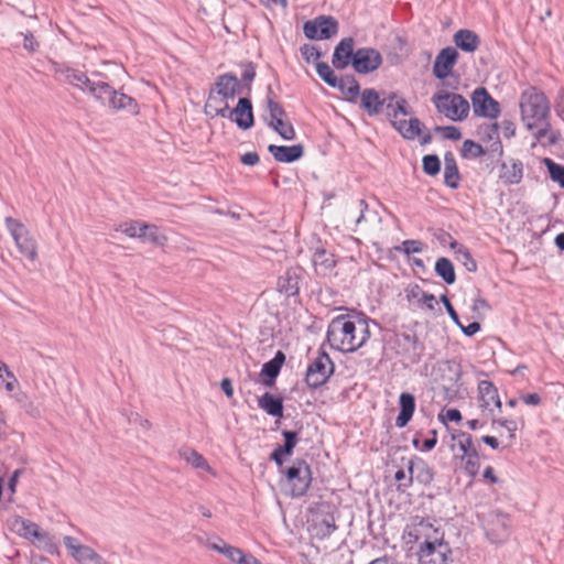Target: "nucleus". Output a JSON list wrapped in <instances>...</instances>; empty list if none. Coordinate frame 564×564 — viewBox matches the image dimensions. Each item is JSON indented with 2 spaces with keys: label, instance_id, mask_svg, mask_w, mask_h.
I'll return each mask as SVG.
<instances>
[{
  "label": "nucleus",
  "instance_id": "8fccbe9b",
  "mask_svg": "<svg viewBox=\"0 0 564 564\" xmlns=\"http://www.w3.org/2000/svg\"><path fill=\"white\" fill-rule=\"evenodd\" d=\"M462 462L464 464V470L467 475L474 477L477 475L479 470V456L478 453H476V456L466 455L462 456Z\"/></svg>",
  "mask_w": 564,
  "mask_h": 564
},
{
  "label": "nucleus",
  "instance_id": "37998d69",
  "mask_svg": "<svg viewBox=\"0 0 564 564\" xmlns=\"http://www.w3.org/2000/svg\"><path fill=\"white\" fill-rule=\"evenodd\" d=\"M368 210V204L364 199H359L355 207L348 210V217L355 227H358L365 219V213Z\"/></svg>",
  "mask_w": 564,
  "mask_h": 564
},
{
  "label": "nucleus",
  "instance_id": "f8f14e48",
  "mask_svg": "<svg viewBox=\"0 0 564 564\" xmlns=\"http://www.w3.org/2000/svg\"><path fill=\"white\" fill-rule=\"evenodd\" d=\"M381 64V54L372 47H361L355 52L352 67L358 74L372 73L377 70Z\"/></svg>",
  "mask_w": 564,
  "mask_h": 564
},
{
  "label": "nucleus",
  "instance_id": "58836bf2",
  "mask_svg": "<svg viewBox=\"0 0 564 564\" xmlns=\"http://www.w3.org/2000/svg\"><path fill=\"white\" fill-rule=\"evenodd\" d=\"M453 440L456 441L457 447L463 453L462 456L470 454L473 456H476V453H478V451L475 448L473 444V438L470 434L466 432H458L457 434L453 435Z\"/></svg>",
  "mask_w": 564,
  "mask_h": 564
},
{
  "label": "nucleus",
  "instance_id": "c03bdc74",
  "mask_svg": "<svg viewBox=\"0 0 564 564\" xmlns=\"http://www.w3.org/2000/svg\"><path fill=\"white\" fill-rule=\"evenodd\" d=\"M316 72L318 76L330 87H336L337 85V77L333 70V68L324 62H318L316 64Z\"/></svg>",
  "mask_w": 564,
  "mask_h": 564
},
{
  "label": "nucleus",
  "instance_id": "ea45409f",
  "mask_svg": "<svg viewBox=\"0 0 564 564\" xmlns=\"http://www.w3.org/2000/svg\"><path fill=\"white\" fill-rule=\"evenodd\" d=\"M180 455L184 458L188 464H191L194 468L197 469H208L207 460L196 451L192 448H184L180 451Z\"/></svg>",
  "mask_w": 564,
  "mask_h": 564
},
{
  "label": "nucleus",
  "instance_id": "69168bd1",
  "mask_svg": "<svg viewBox=\"0 0 564 564\" xmlns=\"http://www.w3.org/2000/svg\"><path fill=\"white\" fill-rule=\"evenodd\" d=\"M240 161L245 165L253 166L259 163V155L256 152H247L241 155Z\"/></svg>",
  "mask_w": 564,
  "mask_h": 564
},
{
  "label": "nucleus",
  "instance_id": "f3484780",
  "mask_svg": "<svg viewBox=\"0 0 564 564\" xmlns=\"http://www.w3.org/2000/svg\"><path fill=\"white\" fill-rule=\"evenodd\" d=\"M509 517L505 513L497 512L492 514L491 520L488 522L486 533L492 542L499 543L505 541L509 535Z\"/></svg>",
  "mask_w": 564,
  "mask_h": 564
},
{
  "label": "nucleus",
  "instance_id": "c9c22d12",
  "mask_svg": "<svg viewBox=\"0 0 564 564\" xmlns=\"http://www.w3.org/2000/svg\"><path fill=\"white\" fill-rule=\"evenodd\" d=\"M435 272L447 284H453L456 281L454 265L447 258L437 259L435 263Z\"/></svg>",
  "mask_w": 564,
  "mask_h": 564
},
{
  "label": "nucleus",
  "instance_id": "09e8293b",
  "mask_svg": "<svg viewBox=\"0 0 564 564\" xmlns=\"http://www.w3.org/2000/svg\"><path fill=\"white\" fill-rule=\"evenodd\" d=\"M441 170V161L437 155L429 154L423 158V171L431 176L436 175Z\"/></svg>",
  "mask_w": 564,
  "mask_h": 564
},
{
  "label": "nucleus",
  "instance_id": "4d7b16f0",
  "mask_svg": "<svg viewBox=\"0 0 564 564\" xmlns=\"http://www.w3.org/2000/svg\"><path fill=\"white\" fill-rule=\"evenodd\" d=\"M300 51H301L303 58L307 63H310L312 61H316L321 57L319 51L314 45L304 44L303 46H301Z\"/></svg>",
  "mask_w": 564,
  "mask_h": 564
},
{
  "label": "nucleus",
  "instance_id": "a211bd4d",
  "mask_svg": "<svg viewBox=\"0 0 564 564\" xmlns=\"http://www.w3.org/2000/svg\"><path fill=\"white\" fill-rule=\"evenodd\" d=\"M355 41L352 37H344L335 47L332 63L335 68L344 69L349 64L352 65V59L355 56L354 51Z\"/></svg>",
  "mask_w": 564,
  "mask_h": 564
},
{
  "label": "nucleus",
  "instance_id": "a878e982",
  "mask_svg": "<svg viewBox=\"0 0 564 564\" xmlns=\"http://www.w3.org/2000/svg\"><path fill=\"white\" fill-rule=\"evenodd\" d=\"M312 530L318 539L329 536L336 530L334 516L330 513L316 516L312 522Z\"/></svg>",
  "mask_w": 564,
  "mask_h": 564
},
{
  "label": "nucleus",
  "instance_id": "f03ea898",
  "mask_svg": "<svg viewBox=\"0 0 564 564\" xmlns=\"http://www.w3.org/2000/svg\"><path fill=\"white\" fill-rule=\"evenodd\" d=\"M365 315H339L330 321L326 332V341L332 349L340 352H354L370 338L369 323Z\"/></svg>",
  "mask_w": 564,
  "mask_h": 564
},
{
  "label": "nucleus",
  "instance_id": "2f4dec72",
  "mask_svg": "<svg viewBox=\"0 0 564 564\" xmlns=\"http://www.w3.org/2000/svg\"><path fill=\"white\" fill-rule=\"evenodd\" d=\"M444 183L451 188H457L459 184V172L456 160L452 152L444 155Z\"/></svg>",
  "mask_w": 564,
  "mask_h": 564
},
{
  "label": "nucleus",
  "instance_id": "473e14b6",
  "mask_svg": "<svg viewBox=\"0 0 564 564\" xmlns=\"http://www.w3.org/2000/svg\"><path fill=\"white\" fill-rule=\"evenodd\" d=\"M12 527L21 536L28 539H43V534L40 531V527L30 520H25L21 517H15L12 521Z\"/></svg>",
  "mask_w": 564,
  "mask_h": 564
},
{
  "label": "nucleus",
  "instance_id": "f704fd0d",
  "mask_svg": "<svg viewBox=\"0 0 564 564\" xmlns=\"http://www.w3.org/2000/svg\"><path fill=\"white\" fill-rule=\"evenodd\" d=\"M300 278L294 270H288L278 280V289L288 296L297 294Z\"/></svg>",
  "mask_w": 564,
  "mask_h": 564
},
{
  "label": "nucleus",
  "instance_id": "c85d7f7f",
  "mask_svg": "<svg viewBox=\"0 0 564 564\" xmlns=\"http://www.w3.org/2000/svg\"><path fill=\"white\" fill-rule=\"evenodd\" d=\"M523 167L519 161L502 163L500 167V180L506 184H518L522 180Z\"/></svg>",
  "mask_w": 564,
  "mask_h": 564
},
{
  "label": "nucleus",
  "instance_id": "a19ab883",
  "mask_svg": "<svg viewBox=\"0 0 564 564\" xmlns=\"http://www.w3.org/2000/svg\"><path fill=\"white\" fill-rule=\"evenodd\" d=\"M142 231L141 239L153 242L155 245H164L166 237L160 232L156 226L143 224L140 228Z\"/></svg>",
  "mask_w": 564,
  "mask_h": 564
},
{
  "label": "nucleus",
  "instance_id": "423d86ee",
  "mask_svg": "<svg viewBox=\"0 0 564 564\" xmlns=\"http://www.w3.org/2000/svg\"><path fill=\"white\" fill-rule=\"evenodd\" d=\"M409 542H421V545L435 544L444 540V533L436 528L431 519L413 517L405 528Z\"/></svg>",
  "mask_w": 564,
  "mask_h": 564
},
{
  "label": "nucleus",
  "instance_id": "5701e85b",
  "mask_svg": "<svg viewBox=\"0 0 564 564\" xmlns=\"http://www.w3.org/2000/svg\"><path fill=\"white\" fill-rule=\"evenodd\" d=\"M400 412L395 419V425L399 429L406 426L415 411V399L411 393L403 392L399 398Z\"/></svg>",
  "mask_w": 564,
  "mask_h": 564
},
{
  "label": "nucleus",
  "instance_id": "ddd939ff",
  "mask_svg": "<svg viewBox=\"0 0 564 564\" xmlns=\"http://www.w3.org/2000/svg\"><path fill=\"white\" fill-rule=\"evenodd\" d=\"M449 545L444 542V540L435 544L421 545L419 551V563L449 564Z\"/></svg>",
  "mask_w": 564,
  "mask_h": 564
},
{
  "label": "nucleus",
  "instance_id": "603ef678",
  "mask_svg": "<svg viewBox=\"0 0 564 564\" xmlns=\"http://www.w3.org/2000/svg\"><path fill=\"white\" fill-rule=\"evenodd\" d=\"M282 435L284 437V444L282 445V449L286 455H291L294 451V447L297 443V432L296 431H283Z\"/></svg>",
  "mask_w": 564,
  "mask_h": 564
},
{
  "label": "nucleus",
  "instance_id": "72a5a7b5",
  "mask_svg": "<svg viewBox=\"0 0 564 564\" xmlns=\"http://www.w3.org/2000/svg\"><path fill=\"white\" fill-rule=\"evenodd\" d=\"M109 108H111L112 110H116V111L126 110L131 113L138 112L137 101L132 97H130L123 93H120L116 89H115L113 96L111 97V100L109 101Z\"/></svg>",
  "mask_w": 564,
  "mask_h": 564
},
{
  "label": "nucleus",
  "instance_id": "a18cd8bd",
  "mask_svg": "<svg viewBox=\"0 0 564 564\" xmlns=\"http://www.w3.org/2000/svg\"><path fill=\"white\" fill-rule=\"evenodd\" d=\"M268 126L278 132L284 140H293L295 138L294 128L289 121L280 120L275 123H269Z\"/></svg>",
  "mask_w": 564,
  "mask_h": 564
},
{
  "label": "nucleus",
  "instance_id": "13d9d810",
  "mask_svg": "<svg viewBox=\"0 0 564 564\" xmlns=\"http://www.w3.org/2000/svg\"><path fill=\"white\" fill-rule=\"evenodd\" d=\"M498 424L501 427H505L510 433V438H514V432L518 429L517 422L510 419H495L492 420V425Z\"/></svg>",
  "mask_w": 564,
  "mask_h": 564
},
{
  "label": "nucleus",
  "instance_id": "49530a36",
  "mask_svg": "<svg viewBox=\"0 0 564 564\" xmlns=\"http://www.w3.org/2000/svg\"><path fill=\"white\" fill-rule=\"evenodd\" d=\"M268 110H269V123H275L276 121L283 120L286 116L285 110L282 106L274 101L272 98H268Z\"/></svg>",
  "mask_w": 564,
  "mask_h": 564
},
{
  "label": "nucleus",
  "instance_id": "6ab92c4d",
  "mask_svg": "<svg viewBox=\"0 0 564 564\" xmlns=\"http://www.w3.org/2000/svg\"><path fill=\"white\" fill-rule=\"evenodd\" d=\"M360 108H362L369 117H376L383 111V98L373 88H365L359 98Z\"/></svg>",
  "mask_w": 564,
  "mask_h": 564
},
{
  "label": "nucleus",
  "instance_id": "cd10ccee",
  "mask_svg": "<svg viewBox=\"0 0 564 564\" xmlns=\"http://www.w3.org/2000/svg\"><path fill=\"white\" fill-rule=\"evenodd\" d=\"M284 360V354L282 351H278L274 358L262 366L261 375L267 378L263 380L265 386L271 387L273 384V380L279 376Z\"/></svg>",
  "mask_w": 564,
  "mask_h": 564
},
{
  "label": "nucleus",
  "instance_id": "5fc2aeb1",
  "mask_svg": "<svg viewBox=\"0 0 564 564\" xmlns=\"http://www.w3.org/2000/svg\"><path fill=\"white\" fill-rule=\"evenodd\" d=\"M434 131L442 133L444 139H447V140L456 141L462 138L460 130L454 126H446V127L437 126L434 128Z\"/></svg>",
  "mask_w": 564,
  "mask_h": 564
},
{
  "label": "nucleus",
  "instance_id": "1a4fd4ad",
  "mask_svg": "<svg viewBox=\"0 0 564 564\" xmlns=\"http://www.w3.org/2000/svg\"><path fill=\"white\" fill-rule=\"evenodd\" d=\"M303 32L310 40H328L338 33V21L330 15H319L306 21Z\"/></svg>",
  "mask_w": 564,
  "mask_h": 564
},
{
  "label": "nucleus",
  "instance_id": "39448f33",
  "mask_svg": "<svg viewBox=\"0 0 564 564\" xmlns=\"http://www.w3.org/2000/svg\"><path fill=\"white\" fill-rule=\"evenodd\" d=\"M432 101L437 111L452 121H462L468 116L469 102L462 95L440 90Z\"/></svg>",
  "mask_w": 564,
  "mask_h": 564
},
{
  "label": "nucleus",
  "instance_id": "2eb2a0df",
  "mask_svg": "<svg viewBox=\"0 0 564 564\" xmlns=\"http://www.w3.org/2000/svg\"><path fill=\"white\" fill-rule=\"evenodd\" d=\"M409 478L408 482L401 484L399 489L409 488L412 485L413 479H416L420 484L427 485L434 478L433 469L421 458L409 459L408 462Z\"/></svg>",
  "mask_w": 564,
  "mask_h": 564
},
{
  "label": "nucleus",
  "instance_id": "7c9ffc66",
  "mask_svg": "<svg viewBox=\"0 0 564 564\" xmlns=\"http://www.w3.org/2000/svg\"><path fill=\"white\" fill-rule=\"evenodd\" d=\"M87 93H89L101 106L109 107V101L115 94V89L104 80H94Z\"/></svg>",
  "mask_w": 564,
  "mask_h": 564
},
{
  "label": "nucleus",
  "instance_id": "e2e57ef3",
  "mask_svg": "<svg viewBox=\"0 0 564 564\" xmlns=\"http://www.w3.org/2000/svg\"><path fill=\"white\" fill-rule=\"evenodd\" d=\"M254 77H256L254 66L251 63H249L248 65H246L243 72L241 74V78L247 84L248 90H250V84L254 79Z\"/></svg>",
  "mask_w": 564,
  "mask_h": 564
},
{
  "label": "nucleus",
  "instance_id": "9d476101",
  "mask_svg": "<svg viewBox=\"0 0 564 564\" xmlns=\"http://www.w3.org/2000/svg\"><path fill=\"white\" fill-rule=\"evenodd\" d=\"M333 372L334 362L325 351H321L307 367L305 377L306 383L311 388H318L328 380Z\"/></svg>",
  "mask_w": 564,
  "mask_h": 564
},
{
  "label": "nucleus",
  "instance_id": "4c0bfd02",
  "mask_svg": "<svg viewBox=\"0 0 564 564\" xmlns=\"http://www.w3.org/2000/svg\"><path fill=\"white\" fill-rule=\"evenodd\" d=\"M452 248L455 249L456 259L465 267L468 272L477 271V262L471 257L467 248L458 245L457 242L452 243Z\"/></svg>",
  "mask_w": 564,
  "mask_h": 564
},
{
  "label": "nucleus",
  "instance_id": "4be33fe9",
  "mask_svg": "<svg viewBox=\"0 0 564 564\" xmlns=\"http://www.w3.org/2000/svg\"><path fill=\"white\" fill-rule=\"evenodd\" d=\"M453 42L457 48L466 53H474L480 44V39L474 31L460 29L453 35Z\"/></svg>",
  "mask_w": 564,
  "mask_h": 564
},
{
  "label": "nucleus",
  "instance_id": "680f3d73",
  "mask_svg": "<svg viewBox=\"0 0 564 564\" xmlns=\"http://www.w3.org/2000/svg\"><path fill=\"white\" fill-rule=\"evenodd\" d=\"M498 129L499 126L497 123L487 124L480 128V133L489 140H498Z\"/></svg>",
  "mask_w": 564,
  "mask_h": 564
},
{
  "label": "nucleus",
  "instance_id": "bb28decb",
  "mask_svg": "<svg viewBox=\"0 0 564 564\" xmlns=\"http://www.w3.org/2000/svg\"><path fill=\"white\" fill-rule=\"evenodd\" d=\"M478 391L480 394V402L482 408H488L490 404H495L498 409L501 408L498 390L491 381H480L478 384Z\"/></svg>",
  "mask_w": 564,
  "mask_h": 564
},
{
  "label": "nucleus",
  "instance_id": "864d4df0",
  "mask_svg": "<svg viewBox=\"0 0 564 564\" xmlns=\"http://www.w3.org/2000/svg\"><path fill=\"white\" fill-rule=\"evenodd\" d=\"M142 225L143 223L139 221L126 223L121 225L118 230H121L130 238H141V236L143 235L142 231L140 230Z\"/></svg>",
  "mask_w": 564,
  "mask_h": 564
},
{
  "label": "nucleus",
  "instance_id": "aec40b11",
  "mask_svg": "<svg viewBox=\"0 0 564 564\" xmlns=\"http://www.w3.org/2000/svg\"><path fill=\"white\" fill-rule=\"evenodd\" d=\"M63 543L76 562L87 564V561L96 560V557H94L95 550L88 545L79 543V541L74 536L65 535L63 538Z\"/></svg>",
  "mask_w": 564,
  "mask_h": 564
},
{
  "label": "nucleus",
  "instance_id": "393cba45",
  "mask_svg": "<svg viewBox=\"0 0 564 564\" xmlns=\"http://www.w3.org/2000/svg\"><path fill=\"white\" fill-rule=\"evenodd\" d=\"M338 88L344 96V99L348 102L355 104L361 94L360 85L354 76H345L337 79Z\"/></svg>",
  "mask_w": 564,
  "mask_h": 564
},
{
  "label": "nucleus",
  "instance_id": "dca6fc26",
  "mask_svg": "<svg viewBox=\"0 0 564 564\" xmlns=\"http://www.w3.org/2000/svg\"><path fill=\"white\" fill-rule=\"evenodd\" d=\"M240 88L237 76L227 73L217 77L215 88L210 93H216L218 97L223 98V102H227L228 99H232L240 94Z\"/></svg>",
  "mask_w": 564,
  "mask_h": 564
},
{
  "label": "nucleus",
  "instance_id": "9b49d317",
  "mask_svg": "<svg viewBox=\"0 0 564 564\" xmlns=\"http://www.w3.org/2000/svg\"><path fill=\"white\" fill-rule=\"evenodd\" d=\"M473 110L476 116L496 119L500 115V105L486 88L478 87L471 95Z\"/></svg>",
  "mask_w": 564,
  "mask_h": 564
},
{
  "label": "nucleus",
  "instance_id": "b1692460",
  "mask_svg": "<svg viewBox=\"0 0 564 564\" xmlns=\"http://www.w3.org/2000/svg\"><path fill=\"white\" fill-rule=\"evenodd\" d=\"M57 73L63 76L64 80L68 84L79 88L83 91H88L94 83L85 73L70 67L61 68Z\"/></svg>",
  "mask_w": 564,
  "mask_h": 564
},
{
  "label": "nucleus",
  "instance_id": "e433bc0d",
  "mask_svg": "<svg viewBox=\"0 0 564 564\" xmlns=\"http://www.w3.org/2000/svg\"><path fill=\"white\" fill-rule=\"evenodd\" d=\"M207 546L213 551L224 554L227 558L236 564L238 563L239 556L243 552L239 547L225 543L221 539H219V543H208Z\"/></svg>",
  "mask_w": 564,
  "mask_h": 564
},
{
  "label": "nucleus",
  "instance_id": "0e129e2a",
  "mask_svg": "<svg viewBox=\"0 0 564 564\" xmlns=\"http://www.w3.org/2000/svg\"><path fill=\"white\" fill-rule=\"evenodd\" d=\"M39 46L37 41L32 33L28 32L23 34V47L29 52H35Z\"/></svg>",
  "mask_w": 564,
  "mask_h": 564
},
{
  "label": "nucleus",
  "instance_id": "6e6552de",
  "mask_svg": "<svg viewBox=\"0 0 564 564\" xmlns=\"http://www.w3.org/2000/svg\"><path fill=\"white\" fill-rule=\"evenodd\" d=\"M4 223L19 251L29 260L34 261L37 257V246L26 227L12 217H6Z\"/></svg>",
  "mask_w": 564,
  "mask_h": 564
},
{
  "label": "nucleus",
  "instance_id": "20e7f679",
  "mask_svg": "<svg viewBox=\"0 0 564 564\" xmlns=\"http://www.w3.org/2000/svg\"><path fill=\"white\" fill-rule=\"evenodd\" d=\"M216 98L213 93L209 94L208 100L205 108L209 111H214L215 116L223 118H229L237 123V126L243 130H247L253 126V112L252 104L248 98H240L237 106L234 109L229 108L228 102L224 101L223 107H216Z\"/></svg>",
  "mask_w": 564,
  "mask_h": 564
},
{
  "label": "nucleus",
  "instance_id": "052dcab7",
  "mask_svg": "<svg viewBox=\"0 0 564 564\" xmlns=\"http://www.w3.org/2000/svg\"><path fill=\"white\" fill-rule=\"evenodd\" d=\"M441 301L443 302L449 317L452 318V321L457 325V326H460V319H459V316L458 314L456 313V311L454 310L451 301L448 300V297L446 295H442L441 296Z\"/></svg>",
  "mask_w": 564,
  "mask_h": 564
},
{
  "label": "nucleus",
  "instance_id": "4468645a",
  "mask_svg": "<svg viewBox=\"0 0 564 564\" xmlns=\"http://www.w3.org/2000/svg\"><path fill=\"white\" fill-rule=\"evenodd\" d=\"M458 59V52L455 47L447 46L440 51L436 55L433 74L438 79H445L448 77Z\"/></svg>",
  "mask_w": 564,
  "mask_h": 564
},
{
  "label": "nucleus",
  "instance_id": "0eeeda50",
  "mask_svg": "<svg viewBox=\"0 0 564 564\" xmlns=\"http://www.w3.org/2000/svg\"><path fill=\"white\" fill-rule=\"evenodd\" d=\"M285 482L294 498L304 496L312 482L311 467L304 459H296L285 470Z\"/></svg>",
  "mask_w": 564,
  "mask_h": 564
},
{
  "label": "nucleus",
  "instance_id": "de8ad7c7",
  "mask_svg": "<svg viewBox=\"0 0 564 564\" xmlns=\"http://www.w3.org/2000/svg\"><path fill=\"white\" fill-rule=\"evenodd\" d=\"M545 164L549 169V173L552 181L558 183L562 187H564V166L553 162L550 159H545Z\"/></svg>",
  "mask_w": 564,
  "mask_h": 564
},
{
  "label": "nucleus",
  "instance_id": "c756f323",
  "mask_svg": "<svg viewBox=\"0 0 564 564\" xmlns=\"http://www.w3.org/2000/svg\"><path fill=\"white\" fill-rule=\"evenodd\" d=\"M258 406L269 415L281 417L283 415V400L269 392L258 399Z\"/></svg>",
  "mask_w": 564,
  "mask_h": 564
},
{
  "label": "nucleus",
  "instance_id": "bf43d9fd",
  "mask_svg": "<svg viewBox=\"0 0 564 564\" xmlns=\"http://www.w3.org/2000/svg\"><path fill=\"white\" fill-rule=\"evenodd\" d=\"M402 250L406 254L420 253L423 250V243L420 240H405L402 243Z\"/></svg>",
  "mask_w": 564,
  "mask_h": 564
},
{
  "label": "nucleus",
  "instance_id": "6e6d98bb",
  "mask_svg": "<svg viewBox=\"0 0 564 564\" xmlns=\"http://www.w3.org/2000/svg\"><path fill=\"white\" fill-rule=\"evenodd\" d=\"M3 372L8 377V381H6V389L9 392H12L17 386V378L13 372L8 368V366L0 360V379L3 378Z\"/></svg>",
  "mask_w": 564,
  "mask_h": 564
},
{
  "label": "nucleus",
  "instance_id": "3c124183",
  "mask_svg": "<svg viewBox=\"0 0 564 564\" xmlns=\"http://www.w3.org/2000/svg\"><path fill=\"white\" fill-rule=\"evenodd\" d=\"M463 155L470 158H480L485 154L482 147L473 140H465L463 143Z\"/></svg>",
  "mask_w": 564,
  "mask_h": 564
},
{
  "label": "nucleus",
  "instance_id": "79ce46f5",
  "mask_svg": "<svg viewBox=\"0 0 564 564\" xmlns=\"http://www.w3.org/2000/svg\"><path fill=\"white\" fill-rule=\"evenodd\" d=\"M312 261L315 267H321L324 270H329L335 265L334 256L322 248L314 251Z\"/></svg>",
  "mask_w": 564,
  "mask_h": 564
},
{
  "label": "nucleus",
  "instance_id": "338daca9",
  "mask_svg": "<svg viewBox=\"0 0 564 564\" xmlns=\"http://www.w3.org/2000/svg\"><path fill=\"white\" fill-rule=\"evenodd\" d=\"M420 304L425 305V307L429 311H434L435 306L437 305V301L433 294L425 293V294H422V301L420 302Z\"/></svg>",
  "mask_w": 564,
  "mask_h": 564
},
{
  "label": "nucleus",
  "instance_id": "f257e3e1",
  "mask_svg": "<svg viewBox=\"0 0 564 564\" xmlns=\"http://www.w3.org/2000/svg\"><path fill=\"white\" fill-rule=\"evenodd\" d=\"M521 120L529 131L533 132L538 141L546 140L553 145L558 141L560 133L554 131L550 123V102L546 96L535 87H529L521 93Z\"/></svg>",
  "mask_w": 564,
  "mask_h": 564
},
{
  "label": "nucleus",
  "instance_id": "7ed1b4c3",
  "mask_svg": "<svg viewBox=\"0 0 564 564\" xmlns=\"http://www.w3.org/2000/svg\"><path fill=\"white\" fill-rule=\"evenodd\" d=\"M406 105V100L397 96V94H390L383 98V110L391 124L404 139L414 140L421 135L423 124L417 118H410V120L399 118L400 116L406 117L410 115Z\"/></svg>",
  "mask_w": 564,
  "mask_h": 564
},
{
  "label": "nucleus",
  "instance_id": "412c9836",
  "mask_svg": "<svg viewBox=\"0 0 564 564\" xmlns=\"http://www.w3.org/2000/svg\"><path fill=\"white\" fill-rule=\"evenodd\" d=\"M268 150L274 160L281 163H292L297 161L304 153V147L302 144H294L291 147L270 144Z\"/></svg>",
  "mask_w": 564,
  "mask_h": 564
},
{
  "label": "nucleus",
  "instance_id": "774afa93",
  "mask_svg": "<svg viewBox=\"0 0 564 564\" xmlns=\"http://www.w3.org/2000/svg\"><path fill=\"white\" fill-rule=\"evenodd\" d=\"M462 332L466 335V336H473L475 335L477 332L480 330V324L478 322H473L470 323L469 325L467 326H464L462 323H460V326H458Z\"/></svg>",
  "mask_w": 564,
  "mask_h": 564
}]
</instances>
